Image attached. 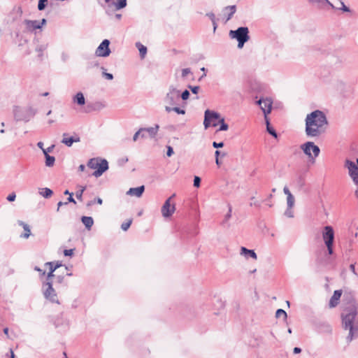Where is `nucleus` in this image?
<instances>
[{
	"mask_svg": "<svg viewBox=\"0 0 358 358\" xmlns=\"http://www.w3.org/2000/svg\"><path fill=\"white\" fill-rule=\"evenodd\" d=\"M327 125V117L322 111H313L306 117V134L309 137H318L325 132Z\"/></svg>",
	"mask_w": 358,
	"mask_h": 358,
	"instance_id": "f257e3e1",
	"label": "nucleus"
},
{
	"mask_svg": "<svg viewBox=\"0 0 358 358\" xmlns=\"http://www.w3.org/2000/svg\"><path fill=\"white\" fill-rule=\"evenodd\" d=\"M341 319L343 328L349 331L346 341L350 343L352 340L358 338L357 306L355 303H351L343 310Z\"/></svg>",
	"mask_w": 358,
	"mask_h": 358,
	"instance_id": "f03ea898",
	"label": "nucleus"
},
{
	"mask_svg": "<svg viewBox=\"0 0 358 358\" xmlns=\"http://www.w3.org/2000/svg\"><path fill=\"white\" fill-rule=\"evenodd\" d=\"M87 166L90 169L94 170L92 176H94L95 178H99L108 169V162L105 159H101L99 157L92 158L89 160Z\"/></svg>",
	"mask_w": 358,
	"mask_h": 358,
	"instance_id": "7ed1b4c3",
	"label": "nucleus"
},
{
	"mask_svg": "<svg viewBox=\"0 0 358 358\" xmlns=\"http://www.w3.org/2000/svg\"><path fill=\"white\" fill-rule=\"evenodd\" d=\"M36 113V110L32 107L22 108L15 106L13 109L14 117L17 121L28 122Z\"/></svg>",
	"mask_w": 358,
	"mask_h": 358,
	"instance_id": "20e7f679",
	"label": "nucleus"
},
{
	"mask_svg": "<svg viewBox=\"0 0 358 358\" xmlns=\"http://www.w3.org/2000/svg\"><path fill=\"white\" fill-rule=\"evenodd\" d=\"M248 28L246 27H241L236 30H231L229 31V36L232 38H236L238 41V48H243L245 43H246L250 36L248 35Z\"/></svg>",
	"mask_w": 358,
	"mask_h": 358,
	"instance_id": "39448f33",
	"label": "nucleus"
},
{
	"mask_svg": "<svg viewBox=\"0 0 358 358\" xmlns=\"http://www.w3.org/2000/svg\"><path fill=\"white\" fill-rule=\"evenodd\" d=\"M42 292L45 299L52 303L60 304L57 294L53 288L52 281H46L42 285Z\"/></svg>",
	"mask_w": 358,
	"mask_h": 358,
	"instance_id": "423d86ee",
	"label": "nucleus"
},
{
	"mask_svg": "<svg viewBox=\"0 0 358 358\" xmlns=\"http://www.w3.org/2000/svg\"><path fill=\"white\" fill-rule=\"evenodd\" d=\"M301 149L308 157L309 159L314 160L320 152V148L315 145L313 142H306L301 145Z\"/></svg>",
	"mask_w": 358,
	"mask_h": 358,
	"instance_id": "0eeeda50",
	"label": "nucleus"
},
{
	"mask_svg": "<svg viewBox=\"0 0 358 358\" xmlns=\"http://www.w3.org/2000/svg\"><path fill=\"white\" fill-rule=\"evenodd\" d=\"M180 100V90H177L174 86L171 85L169 88V92L164 97V101L168 106L177 105Z\"/></svg>",
	"mask_w": 358,
	"mask_h": 358,
	"instance_id": "6e6552de",
	"label": "nucleus"
},
{
	"mask_svg": "<svg viewBox=\"0 0 358 358\" xmlns=\"http://www.w3.org/2000/svg\"><path fill=\"white\" fill-rule=\"evenodd\" d=\"M220 115L218 113L213 111V110H210L208 109L206 110L205 111V114H204V120H203L204 127L206 129L208 128L211 125L212 121L218 120V119H220ZM212 126L216 127V126H217V123L213 122V123H212Z\"/></svg>",
	"mask_w": 358,
	"mask_h": 358,
	"instance_id": "1a4fd4ad",
	"label": "nucleus"
},
{
	"mask_svg": "<svg viewBox=\"0 0 358 358\" xmlns=\"http://www.w3.org/2000/svg\"><path fill=\"white\" fill-rule=\"evenodd\" d=\"M284 193L287 195V209L285 212V215L288 217H293L294 213L292 210V207L294 205V197L290 192L289 188L287 187H285L283 189Z\"/></svg>",
	"mask_w": 358,
	"mask_h": 358,
	"instance_id": "9d476101",
	"label": "nucleus"
},
{
	"mask_svg": "<svg viewBox=\"0 0 358 358\" xmlns=\"http://www.w3.org/2000/svg\"><path fill=\"white\" fill-rule=\"evenodd\" d=\"M176 211L175 203L170 202V199H167L162 206L161 213L164 218L171 217Z\"/></svg>",
	"mask_w": 358,
	"mask_h": 358,
	"instance_id": "9b49d317",
	"label": "nucleus"
},
{
	"mask_svg": "<svg viewBox=\"0 0 358 358\" xmlns=\"http://www.w3.org/2000/svg\"><path fill=\"white\" fill-rule=\"evenodd\" d=\"M110 41L104 39L96 50V55L98 57H106L110 55V50L109 48Z\"/></svg>",
	"mask_w": 358,
	"mask_h": 358,
	"instance_id": "f8f14e48",
	"label": "nucleus"
},
{
	"mask_svg": "<svg viewBox=\"0 0 358 358\" xmlns=\"http://www.w3.org/2000/svg\"><path fill=\"white\" fill-rule=\"evenodd\" d=\"M345 166L348 170V173L352 179H358V159L356 162L347 159Z\"/></svg>",
	"mask_w": 358,
	"mask_h": 358,
	"instance_id": "ddd939ff",
	"label": "nucleus"
},
{
	"mask_svg": "<svg viewBox=\"0 0 358 358\" xmlns=\"http://www.w3.org/2000/svg\"><path fill=\"white\" fill-rule=\"evenodd\" d=\"M257 103L260 106L264 114L265 119H266L267 115L271 111L272 101L270 99H260L257 101Z\"/></svg>",
	"mask_w": 358,
	"mask_h": 358,
	"instance_id": "4468645a",
	"label": "nucleus"
},
{
	"mask_svg": "<svg viewBox=\"0 0 358 358\" xmlns=\"http://www.w3.org/2000/svg\"><path fill=\"white\" fill-rule=\"evenodd\" d=\"M322 238L324 243H333L334 239V231L333 227L331 226H326L324 228L322 233Z\"/></svg>",
	"mask_w": 358,
	"mask_h": 358,
	"instance_id": "2eb2a0df",
	"label": "nucleus"
},
{
	"mask_svg": "<svg viewBox=\"0 0 358 358\" xmlns=\"http://www.w3.org/2000/svg\"><path fill=\"white\" fill-rule=\"evenodd\" d=\"M45 266L49 267V272L47 273V281H52V278L55 276L54 272L60 266H62V263L57 262L56 263L52 262H46Z\"/></svg>",
	"mask_w": 358,
	"mask_h": 358,
	"instance_id": "dca6fc26",
	"label": "nucleus"
},
{
	"mask_svg": "<svg viewBox=\"0 0 358 358\" xmlns=\"http://www.w3.org/2000/svg\"><path fill=\"white\" fill-rule=\"evenodd\" d=\"M62 136L63 138L62 140V143L68 147H71L73 143H78L80 141V138L78 135L69 136L67 133H64Z\"/></svg>",
	"mask_w": 358,
	"mask_h": 358,
	"instance_id": "f3484780",
	"label": "nucleus"
},
{
	"mask_svg": "<svg viewBox=\"0 0 358 358\" xmlns=\"http://www.w3.org/2000/svg\"><path fill=\"white\" fill-rule=\"evenodd\" d=\"M145 191V186L141 185L137 187H131L127 192V194L130 196L141 197Z\"/></svg>",
	"mask_w": 358,
	"mask_h": 358,
	"instance_id": "a211bd4d",
	"label": "nucleus"
},
{
	"mask_svg": "<svg viewBox=\"0 0 358 358\" xmlns=\"http://www.w3.org/2000/svg\"><path fill=\"white\" fill-rule=\"evenodd\" d=\"M236 6L235 5L228 6L224 8L223 12L224 15L226 17V22L229 21L234 14L236 13Z\"/></svg>",
	"mask_w": 358,
	"mask_h": 358,
	"instance_id": "6ab92c4d",
	"label": "nucleus"
},
{
	"mask_svg": "<svg viewBox=\"0 0 358 358\" xmlns=\"http://www.w3.org/2000/svg\"><path fill=\"white\" fill-rule=\"evenodd\" d=\"M342 291L341 290H335L333 296L330 299L329 301V306L333 308L338 305V301L341 296Z\"/></svg>",
	"mask_w": 358,
	"mask_h": 358,
	"instance_id": "aec40b11",
	"label": "nucleus"
},
{
	"mask_svg": "<svg viewBox=\"0 0 358 358\" xmlns=\"http://www.w3.org/2000/svg\"><path fill=\"white\" fill-rule=\"evenodd\" d=\"M24 23L29 31L41 28V24H39V22L37 20H25Z\"/></svg>",
	"mask_w": 358,
	"mask_h": 358,
	"instance_id": "412c9836",
	"label": "nucleus"
},
{
	"mask_svg": "<svg viewBox=\"0 0 358 358\" xmlns=\"http://www.w3.org/2000/svg\"><path fill=\"white\" fill-rule=\"evenodd\" d=\"M241 255L245 256L246 258L251 257L254 259H257V254L254 250L247 249L245 247H241Z\"/></svg>",
	"mask_w": 358,
	"mask_h": 358,
	"instance_id": "4be33fe9",
	"label": "nucleus"
},
{
	"mask_svg": "<svg viewBox=\"0 0 358 358\" xmlns=\"http://www.w3.org/2000/svg\"><path fill=\"white\" fill-rule=\"evenodd\" d=\"M105 2L108 4L111 3L115 6L116 10H120L127 6V0H117L116 3L114 2V0H105Z\"/></svg>",
	"mask_w": 358,
	"mask_h": 358,
	"instance_id": "5701e85b",
	"label": "nucleus"
},
{
	"mask_svg": "<svg viewBox=\"0 0 358 358\" xmlns=\"http://www.w3.org/2000/svg\"><path fill=\"white\" fill-rule=\"evenodd\" d=\"M308 1L313 3H317L322 8H324L326 5H328L331 8H334V5L329 0H308Z\"/></svg>",
	"mask_w": 358,
	"mask_h": 358,
	"instance_id": "b1692460",
	"label": "nucleus"
},
{
	"mask_svg": "<svg viewBox=\"0 0 358 358\" xmlns=\"http://www.w3.org/2000/svg\"><path fill=\"white\" fill-rule=\"evenodd\" d=\"M73 101L79 106H83L85 103V99L82 92H78L73 98Z\"/></svg>",
	"mask_w": 358,
	"mask_h": 358,
	"instance_id": "393cba45",
	"label": "nucleus"
},
{
	"mask_svg": "<svg viewBox=\"0 0 358 358\" xmlns=\"http://www.w3.org/2000/svg\"><path fill=\"white\" fill-rule=\"evenodd\" d=\"M81 221L88 230L91 229L94 224V220L92 217L83 216L81 218Z\"/></svg>",
	"mask_w": 358,
	"mask_h": 358,
	"instance_id": "a878e982",
	"label": "nucleus"
},
{
	"mask_svg": "<svg viewBox=\"0 0 358 358\" xmlns=\"http://www.w3.org/2000/svg\"><path fill=\"white\" fill-rule=\"evenodd\" d=\"M142 129H144L143 133H148L151 138H154L158 131L159 125L156 124L155 127H148Z\"/></svg>",
	"mask_w": 358,
	"mask_h": 358,
	"instance_id": "bb28decb",
	"label": "nucleus"
},
{
	"mask_svg": "<svg viewBox=\"0 0 358 358\" xmlns=\"http://www.w3.org/2000/svg\"><path fill=\"white\" fill-rule=\"evenodd\" d=\"M19 224L23 227V229L25 231V233L24 234L21 235V237L24 238H28L31 234V230H30L29 226L27 224H26L22 221L19 222Z\"/></svg>",
	"mask_w": 358,
	"mask_h": 358,
	"instance_id": "cd10ccee",
	"label": "nucleus"
},
{
	"mask_svg": "<svg viewBox=\"0 0 358 358\" xmlns=\"http://www.w3.org/2000/svg\"><path fill=\"white\" fill-rule=\"evenodd\" d=\"M165 110L167 113H170L171 111H174L176 113L180 114V115H185V110L184 109H182V108H180L179 107H177V106L171 107L169 106H165Z\"/></svg>",
	"mask_w": 358,
	"mask_h": 358,
	"instance_id": "c85d7f7f",
	"label": "nucleus"
},
{
	"mask_svg": "<svg viewBox=\"0 0 358 358\" xmlns=\"http://www.w3.org/2000/svg\"><path fill=\"white\" fill-rule=\"evenodd\" d=\"M38 193L43 197L47 199L52 196V191L50 188L44 187V188H40L38 190Z\"/></svg>",
	"mask_w": 358,
	"mask_h": 358,
	"instance_id": "c756f323",
	"label": "nucleus"
},
{
	"mask_svg": "<svg viewBox=\"0 0 358 358\" xmlns=\"http://www.w3.org/2000/svg\"><path fill=\"white\" fill-rule=\"evenodd\" d=\"M45 166L48 167H51L54 165L55 162V158L53 156L49 155V154L45 153Z\"/></svg>",
	"mask_w": 358,
	"mask_h": 358,
	"instance_id": "7c9ffc66",
	"label": "nucleus"
},
{
	"mask_svg": "<svg viewBox=\"0 0 358 358\" xmlns=\"http://www.w3.org/2000/svg\"><path fill=\"white\" fill-rule=\"evenodd\" d=\"M136 45L138 48L141 57L144 58L147 53V48L139 42L136 43Z\"/></svg>",
	"mask_w": 358,
	"mask_h": 358,
	"instance_id": "2f4dec72",
	"label": "nucleus"
},
{
	"mask_svg": "<svg viewBox=\"0 0 358 358\" xmlns=\"http://www.w3.org/2000/svg\"><path fill=\"white\" fill-rule=\"evenodd\" d=\"M48 44H41L36 48V51L38 52V57H43V52L47 49Z\"/></svg>",
	"mask_w": 358,
	"mask_h": 358,
	"instance_id": "473e14b6",
	"label": "nucleus"
},
{
	"mask_svg": "<svg viewBox=\"0 0 358 358\" xmlns=\"http://www.w3.org/2000/svg\"><path fill=\"white\" fill-rule=\"evenodd\" d=\"M266 130H267V131L271 136H273L274 138H277L278 137V134H277L276 131H275V129L270 126V123H269V121H268L267 117L266 119Z\"/></svg>",
	"mask_w": 358,
	"mask_h": 358,
	"instance_id": "72a5a7b5",
	"label": "nucleus"
},
{
	"mask_svg": "<svg viewBox=\"0 0 358 358\" xmlns=\"http://www.w3.org/2000/svg\"><path fill=\"white\" fill-rule=\"evenodd\" d=\"M227 206H228V213L224 216L223 223L227 222L229 220V219L231 217L232 207L229 203H228Z\"/></svg>",
	"mask_w": 358,
	"mask_h": 358,
	"instance_id": "f704fd0d",
	"label": "nucleus"
},
{
	"mask_svg": "<svg viewBox=\"0 0 358 358\" xmlns=\"http://www.w3.org/2000/svg\"><path fill=\"white\" fill-rule=\"evenodd\" d=\"M275 317L280 318L282 317L285 320L287 318V313L282 309H278L275 313Z\"/></svg>",
	"mask_w": 358,
	"mask_h": 358,
	"instance_id": "c9c22d12",
	"label": "nucleus"
},
{
	"mask_svg": "<svg viewBox=\"0 0 358 358\" xmlns=\"http://www.w3.org/2000/svg\"><path fill=\"white\" fill-rule=\"evenodd\" d=\"M219 122L220 123V127L218 129V131H227L228 129L229 126H228L227 124H226L224 122V118H221Z\"/></svg>",
	"mask_w": 358,
	"mask_h": 358,
	"instance_id": "e433bc0d",
	"label": "nucleus"
},
{
	"mask_svg": "<svg viewBox=\"0 0 358 358\" xmlns=\"http://www.w3.org/2000/svg\"><path fill=\"white\" fill-rule=\"evenodd\" d=\"M340 4L341 6V7L334 6V9L342 10L344 12H350L349 8L347 7L342 1H340Z\"/></svg>",
	"mask_w": 358,
	"mask_h": 358,
	"instance_id": "4c0bfd02",
	"label": "nucleus"
},
{
	"mask_svg": "<svg viewBox=\"0 0 358 358\" xmlns=\"http://www.w3.org/2000/svg\"><path fill=\"white\" fill-rule=\"evenodd\" d=\"M131 222H132L131 220H129L127 222H123L121 225V229L123 231H127L130 227Z\"/></svg>",
	"mask_w": 358,
	"mask_h": 358,
	"instance_id": "58836bf2",
	"label": "nucleus"
},
{
	"mask_svg": "<svg viewBox=\"0 0 358 358\" xmlns=\"http://www.w3.org/2000/svg\"><path fill=\"white\" fill-rule=\"evenodd\" d=\"M189 92L187 90H185L184 92H182L181 95H180V97H181L182 100L185 101L189 99Z\"/></svg>",
	"mask_w": 358,
	"mask_h": 358,
	"instance_id": "ea45409f",
	"label": "nucleus"
},
{
	"mask_svg": "<svg viewBox=\"0 0 358 358\" xmlns=\"http://www.w3.org/2000/svg\"><path fill=\"white\" fill-rule=\"evenodd\" d=\"M85 187H82L80 190L76 192V196L78 199H80V200L82 199L83 193L85 191Z\"/></svg>",
	"mask_w": 358,
	"mask_h": 358,
	"instance_id": "a19ab883",
	"label": "nucleus"
},
{
	"mask_svg": "<svg viewBox=\"0 0 358 358\" xmlns=\"http://www.w3.org/2000/svg\"><path fill=\"white\" fill-rule=\"evenodd\" d=\"M143 131H144V129H143L142 128H141L138 131H137L134 134V136H133V141H136L138 140V138H139V136H141V135H140V134H141V133H143Z\"/></svg>",
	"mask_w": 358,
	"mask_h": 358,
	"instance_id": "79ce46f5",
	"label": "nucleus"
},
{
	"mask_svg": "<svg viewBox=\"0 0 358 358\" xmlns=\"http://www.w3.org/2000/svg\"><path fill=\"white\" fill-rule=\"evenodd\" d=\"M192 73L191 69L189 68L183 69L182 70V77L185 78L188 74Z\"/></svg>",
	"mask_w": 358,
	"mask_h": 358,
	"instance_id": "37998d69",
	"label": "nucleus"
},
{
	"mask_svg": "<svg viewBox=\"0 0 358 358\" xmlns=\"http://www.w3.org/2000/svg\"><path fill=\"white\" fill-rule=\"evenodd\" d=\"M188 87L191 90L193 94H197L200 90L199 86L189 85Z\"/></svg>",
	"mask_w": 358,
	"mask_h": 358,
	"instance_id": "c03bdc74",
	"label": "nucleus"
},
{
	"mask_svg": "<svg viewBox=\"0 0 358 358\" xmlns=\"http://www.w3.org/2000/svg\"><path fill=\"white\" fill-rule=\"evenodd\" d=\"M55 145H52L50 146H49L48 148H47L46 149H43V152L44 154V155H45V153L48 154L49 152H51L53 149L55 148Z\"/></svg>",
	"mask_w": 358,
	"mask_h": 358,
	"instance_id": "a18cd8bd",
	"label": "nucleus"
},
{
	"mask_svg": "<svg viewBox=\"0 0 358 358\" xmlns=\"http://www.w3.org/2000/svg\"><path fill=\"white\" fill-rule=\"evenodd\" d=\"M34 270L36 271H38L41 276H44L45 275V271L41 268H40L38 266H35Z\"/></svg>",
	"mask_w": 358,
	"mask_h": 358,
	"instance_id": "49530a36",
	"label": "nucleus"
},
{
	"mask_svg": "<svg viewBox=\"0 0 358 358\" xmlns=\"http://www.w3.org/2000/svg\"><path fill=\"white\" fill-rule=\"evenodd\" d=\"M327 248V250H328V253L329 255H332L333 254V243H326L325 244Z\"/></svg>",
	"mask_w": 358,
	"mask_h": 358,
	"instance_id": "de8ad7c7",
	"label": "nucleus"
},
{
	"mask_svg": "<svg viewBox=\"0 0 358 358\" xmlns=\"http://www.w3.org/2000/svg\"><path fill=\"white\" fill-rule=\"evenodd\" d=\"M213 146L215 148H220L224 146V143L223 142L217 143V142L214 141L213 143Z\"/></svg>",
	"mask_w": 358,
	"mask_h": 358,
	"instance_id": "09e8293b",
	"label": "nucleus"
},
{
	"mask_svg": "<svg viewBox=\"0 0 358 358\" xmlns=\"http://www.w3.org/2000/svg\"><path fill=\"white\" fill-rule=\"evenodd\" d=\"M103 76L105 77L107 80H113V76L111 73L103 72Z\"/></svg>",
	"mask_w": 358,
	"mask_h": 358,
	"instance_id": "8fccbe9b",
	"label": "nucleus"
},
{
	"mask_svg": "<svg viewBox=\"0 0 358 358\" xmlns=\"http://www.w3.org/2000/svg\"><path fill=\"white\" fill-rule=\"evenodd\" d=\"M173 154V149L171 146H167L166 155L171 157Z\"/></svg>",
	"mask_w": 358,
	"mask_h": 358,
	"instance_id": "3c124183",
	"label": "nucleus"
},
{
	"mask_svg": "<svg viewBox=\"0 0 358 358\" xmlns=\"http://www.w3.org/2000/svg\"><path fill=\"white\" fill-rule=\"evenodd\" d=\"M73 254V250L69 249V250H64V255L65 256H71Z\"/></svg>",
	"mask_w": 358,
	"mask_h": 358,
	"instance_id": "603ef678",
	"label": "nucleus"
},
{
	"mask_svg": "<svg viewBox=\"0 0 358 358\" xmlns=\"http://www.w3.org/2000/svg\"><path fill=\"white\" fill-rule=\"evenodd\" d=\"M15 197H16L15 194V193H12V194H9V195L8 196V197H7V200H8V201H15Z\"/></svg>",
	"mask_w": 358,
	"mask_h": 358,
	"instance_id": "864d4df0",
	"label": "nucleus"
},
{
	"mask_svg": "<svg viewBox=\"0 0 358 358\" xmlns=\"http://www.w3.org/2000/svg\"><path fill=\"white\" fill-rule=\"evenodd\" d=\"M45 7V3L44 2H42V1H38V9L39 10H43Z\"/></svg>",
	"mask_w": 358,
	"mask_h": 358,
	"instance_id": "5fc2aeb1",
	"label": "nucleus"
},
{
	"mask_svg": "<svg viewBox=\"0 0 358 358\" xmlns=\"http://www.w3.org/2000/svg\"><path fill=\"white\" fill-rule=\"evenodd\" d=\"M350 271L353 273V274L357 277L358 278V274L355 271V264H352L350 265Z\"/></svg>",
	"mask_w": 358,
	"mask_h": 358,
	"instance_id": "6e6d98bb",
	"label": "nucleus"
},
{
	"mask_svg": "<svg viewBox=\"0 0 358 358\" xmlns=\"http://www.w3.org/2000/svg\"><path fill=\"white\" fill-rule=\"evenodd\" d=\"M16 15H17V17H21L22 15V9L21 7H18L17 9H16Z\"/></svg>",
	"mask_w": 358,
	"mask_h": 358,
	"instance_id": "4d7b16f0",
	"label": "nucleus"
},
{
	"mask_svg": "<svg viewBox=\"0 0 358 358\" xmlns=\"http://www.w3.org/2000/svg\"><path fill=\"white\" fill-rule=\"evenodd\" d=\"M206 15L209 17L211 21H214V20H215V15L213 13H206Z\"/></svg>",
	"mask_w": 358,
	"mask_h": 358,
	"instance_id": "13d9d810",
	"label": "nucleus"
},
{
	"mask_svg": "<svg viewBox=\"0 0 358 358\" xmlns=\"http://www.w3.org/2000/svg\"><path fill=\"white\" fill-rule=\"evenodd\" d=\"M67 203L69 202H72V203H76V201L74 200V199L73 198V194H70V196H69V198L67 199Z\"/></svg>",
	"mask_w": 358,
	"mask_h": 358,
	"instance_id": "bf43d9fd",
	"label": "nucleus"
},
{
	"mask_svg": "<svg viewBox=\"0 0 358 358\" xmlns=\"http://www.w3.org/2000/svg\"><path fill=\"white\" fill-rule=\"evenodd\" d=\"M215 157H216V164H219V159L218 157L221 155V152L219 150H216L215 152Z\"/></svg>",
	"mask_w": 358,
	"mask_h": 358,
	"instance_id": "052dcab7",
	"label": "nucleus"
},
{
	"mask_svg": "<svg viewBox=\"0 0 358 358\" xmlns=\"http://www.w3.org/2000/svg\"><path fill=\"white\" fill-rule=\"evenodd\" d=\"M66 204H67V202L59 201V202L57 203V211H59V208H60L61 206H62L63 205H66Z\"/></svg>",
	"mask_w": 358,
	"mask_h": 358,
	"instance_id": "680f3d73",
	"label": "nucleus"
},
{
	"mask_svg": "<svg viewBox=\"0 0 358 358\" xmlns=\"http://www.w3.org/2000/svg\"><path fill=\"white\" fill-rule=\"evenodd\" d=\"M57 282L59 283H62L64 281V277L63 275H58L57 277Z\"/></svg>",
	"mask_w": 358,
	"mask_h": 358,
	"instance_id": "e2e57ef3",
	"label": "nucleus"
},
{
	"mask_svg": "<svg viewBox=\"0 0 358 358\" xmlns=\"http://www.w3.org/2000/svg\"><path fill=\"white\" fill-rule=\"evenodd\" d=\"M293 352L294 354H298L301 352V349L300 348L296 347L294 348Z\"/></svg>",
	"mask_w": 358,
	"mask_h": 358,
	"instance_id": "0e129e2a",
	"label": "nucleus"
},
{
	"mask_svg": "<svg viewBox=\"0 0 358 358\" xmlns=\"http://www.w3.org/2000/svg\"><path fill=\"white\" fill-rule=\"evenodd\" d=\"M201 180H194V186L195 187H199Z\"/></svg>",
	"mask_w": 358,
	"mask_h": 358,
	"instance_id": "69168bd1",
	"label": "nucleus"
},
{
	"mask_svg": "<svg viewBox=\"0 0 358 358\" xmlns=\"http://www.w3.org/2000/svg\"><path fill=\"white\" fill-rule=\"evenodd\" d=\"M355 185L357 186V189L355 190L356 197L358 199V180H354Z\"/></svg>",
	"mask_w": 358,
	"mask_h": 358,
	"instance_id": "338daca9",
	"label": "nucleus"
},
{
	"mask_svg": "<svg viewBox=\"0 0 358 358\" xmlns=\"http://www.w3.org/2000/svg\"><path fill=\"white\" fill-rule=\"evenodd\" d=\"M37 146H38L39 148H41L42 150H43V149H44V148H43V142H41V141H40V142H38V143H37Z\"/></svg>",
	"mask_w": 358,
	"mask_h": 358,
	"instance_id": "774afa93",
	"label": "nucleus"
}]
</instances>
